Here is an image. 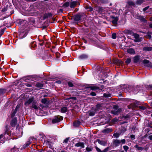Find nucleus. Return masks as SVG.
Segmentation results:
<instances>
[{
  "label": "nucleus",
  "instance_id": "obj_34",
  "mask_svg": "<svg viewBox=\"0 0 152 152\" xmlns=\"http://www.w3.org/2000/svg\"><path fill=\"white\" fill-rule=\"evenodd\" d=\"M144 0H138L137 1V4H140L144 1Z\"/></svg>",
  "mask_w": 152,
  "mask_h": 152
},
{
  "label": "nucleus",
  "instance_id": "obj_52",
  "mask_svg": "<svg viewBox=\"0 0 152 152\" xmlns=\"http://www.w3.org/2000/svg\"><path fill=\"white\" fill-rule=\"evenodd\" d=\"M8 130V127L7 126H6L5 127V131L6 132H7Z\"/></svg>",
  "mask_w": 152,
  "mask_h": 152
},
{
  "label": "nucleus",
  "instance_id": "obj_14",
  "mask_svg": "<svg viewBox=\"0 0 152 152\" xmlns=\"http://www.w3.org/2000/svg\"><path fill=\"white\" fill-rule=\"evenodd\" d=\"M112 130L111 129L107 128L104 129L102 131V132L104 133H108L111 132Z\"/></svg>",
  "mask_w": 152,
  "mask_h": 152
},
{
  "label": "nucleus",
  "instance_id": "obj_11",
  "mask_svg": "<svg viewBox=\"0 0 152 152\" xmlns=\"http://www.w3.org/2000/svg\"><path fill=\"white\" fill-rule=\"evenodd\" d=\"M121 142V141L118 140H115L113 141L114 144L116 146L119 145Z\"/></svg>",
  "mask_w": 152,
  "mask_h": 152
},
{
  "label": "nucleus",
  "instance_id": "obj_17",
  "mask_svg": "<svg viewBox=\"0 0 152 152\" xmlns=\"http://www.w3.org/2000/svg\"><path fill=\"white\" fill-rule=\"evenodd\" d=\"M87 88H90L91 90H97V89H99V88L98 87L95 86H90L87 87Z\"/></svg>",
  "mask_w": 152,
  "mask_h": 152
},
{
  "label": "nucleus",
  "instance_id": "obj_28",
  "mask_svg": "<svg viewBox=\"0 0 152 152\" xmlns=\"http://www.w3.org/2000/svg\"><path fill=\"white\" fill-rule=\"evenodd\" d=\"M104 96L105 97H110L111 95L109 94L104 93Z\"/></svg>",
  "mask_w": 152,
  "mask_h": 152
},
{
  "label": "nucleus",
  "instance_id": "obj_31",
  "mask_svg": "<svg viewBox=\"0 0 152 152\" xmlns=\"http://www.w3.org/2000/svg\"><path fill=\"white\" fill-rule=\"evenodd\" d=\"M110 148L109 147H107L105 149H104L102 151V152H107L108 150H109Z\"/></svg>",
  "mask_w": 152,
  "mask_h": 152
},
{
  "label": "nucleus",
  "instance_id": "obj_12",
  "mask_svg": "<svg viewBox=\"0 0 152 152\" xmlns=\"http://www.w3.org/2000/svg\"><path fill=\"white\" fill-rule=\"evenodd\" d=\"M140 59V56H136L133 58V61L134 63H137L139 61Z\"/></svg>",
  "mask_w": 152,
  "mask_h": 152
},
{
  "label": "nucleus",
  "instance_id": "obj_24",
  "mask_svg": "<svg viewBox=\"0 0 152 152\" xmlns=\"http://www.w3.org/2000/svg\"><path fill=\"white\" fill-rule=\"evenodd\" d=\"M135 147H136V148H137V149L139 150L142 151L143 149V148H142L141 147L137 145H135Z\"/></svg>",
  "mask_w": 152,
  "mask_h": 152
},
{
  "label": "nucleus",
  "instance_id": "obj_42",
  "mask_svg": "<svg viewBox=\"0 0 152 152\" xmlns=\"http://www.w3.org/2000/svg\"><path fill=\"white\" fill-rule=\"evenodd\" d=\"M5 91V90L2 89H0V94H2Z\"/></svg>",
  "mask_w": 152,
  "mask_h": 152
},
{
  "label": "nucleus",
  "instance_id": "obj_19",
  "mask_svg": "<svg viewBox=\"0 0 152 152\" xmlns=\"http://www.w3.org/2000/svg\"><path fill=\"white\" fill-rule=\"evenodd\" d=\"M127 52L129 53H135V52L132 48H129L127 50Z\"/></svg>",
  "mask_w": 152,
  "mask_h": 152
},
{
  "label": "nucleus",
  "instance_id": "obj_41",
  "mask_svg": "<svg viewBox=\"0 0 152 152\" xmlns=\"http://www.w3.org/2000/svg\"><path fill=\"white\" fill-rule=\"evenodd\" d=\"M69 5V3L68 2H66L64 4V6L65 7H68Z\"/></svg>",
  "mask_w": 152,
  "mask_h": 152
},
{
  "label": "nucleus",
  "instance_id": "obj_37",
  "mask_svg": "<svg viewBox=\"0 0 152 152\" xmlns=\"http://www.w3.org/2000/svg\"><path fill=\"white\" fill-rule=\"evenodd\" d=\"M68 85L70 87H72L73 86L72 83L71 82H68Z\"/></svg>",
  "mask_w": 152,
  "mask_h": 152
},
{
  "label": "nucleus",
  "instance_id": "obj_51",
  "mask_svg": "<svg viewBox=\"0 0 152 152\" xmlns=\"http://www.w3.org/2000/svg\"><path fill=\"white\" fill-rule=\"evenodd\" d=\"M87 9H89V10L90 11L93 10V8L91 7H89Z\"/></svg>",
  "mask_w": 152,
  "mask_h": 152
},
{
  "label": "nucleus",
  "instance_id": "obj_54",
  "mask_svg": "<svg viewBox=\"0 0 152 152\" xmlns=\"http://www.w3.org/2000/svg\"><path fill=\"white\" fill-rule=\"evenodd\" d=\"M148 138L151 140H152V135H150L148 137Z\"/></svg>",
  "mask_w": 152,
  "mask_h": 152
},
{
  "label": "nucleus",
  "instance_id": "obj_63",
  "mask_svg": "<svg viewBox=\"0 0 152 152\" xmlns=\"http://www.w3.org/2000/svg\"><path fill=\"white\" fill-rule=\"evenodd\" d=\"M56 54L57 55L58 54H59V53H56Z\"/></svg>",
  "mask_w": 152,
  "mask_h": 152
},
{
  "label": "nucleus",
  "instance_id": "obj_21",
  "mask_svg": "<svg viewBox=\"0 0 152 152\" xmlns=\"http://www.w3.org/2000/svg\"><path fill=\"white\" fill-rule=\"evenodd\" d=\"M31 107L33 108L36 110H37L38 108L37 106L35 104V102H33L32 105L31 106Z\"/></svg>",
  "mask_w": 152,
  "mask_h": 152
},
{
  "label": "nucleus",
  "instance_id": "obj_53",
  "mask_svg": "<svg viewBox=\"0 0 152 152\" xmlns=\"http://www.w3.org/2000/svg\"><path fill=\"white\" fill-rule=\"evenodd\" d=\"M130 137L132 139H134L135 137V135H131Z\"/></svg>",
  "mask_w": 152,
  "mask_h": 152
},
{
  "label": "nucleus",
  "instance_id": "obj_9",
  "mask_svg": "<svg viewBox=\"0 0 152 152\" xmlns=\"http://www.w3.org/2000/svg\"><path fill=\"white\" fill-rule=\"evenodd\" d=\"M17 123V120L16 118H13L10 124L12 126H15Z\"/></svg>",
  "mask_w": 152,
  "mask_h": 152
},
{
  "label": "nucleus",
  "instance_id": "obj_33",
  "mask_svg": "<svg viewBox=\"0 0 152 152\" xmlns=\"http://www.w3.org/2000/svg\"><path fill=\"white\" fill-rule=\"evenodd\" d=\"M47 100L46 99L44 98L42 100L41 102L42 103L45 104L46 103Z\"/></svg>",
  "mask_w": 152,
  "mask_h": 152
},
{
  "label": "nucleus",
  "instance_id": "obj_20",
  "mask_svg": "<svg viewBox=\"0 0 152 152\" xmlns=\"http://www.w3.org/2000/svg\"><path fill=\"white\" fill-rule=\"evenodd\" d=\"M76 5V2L75 1H73L71 3L70 6L71 8H73Z\"/></svg>",
  "mask_w": 152,
  "mask_h": 152
},
{
  "label": "nucleus",
  "instance_id": "obj_40",
  "mask_svg": "<svg viewBox=\"0 0 152 152\" xmlns=\"http://www.w3.org/2000/svg\"><path fill=\"white\" fill-rule=\"evenodd\" d=\"M98 9H99V11L100 12H102V11L103 10V8L102 7H98Z\"/></svg>",
  "mask_w": 152,
  "mask_h": 152
},
{
  "label": "nucleus",
  "instance_id": "obj_61",
  "mask_svg": "<svg viewBox=\"0 0 152 152\" xmlns=\"http://www.w3.org/2000/svg\"><path fill=\"white\" fill-rule=\"evenodd\" d=\"M150 20L152 21V17H151L150 18Z\"/></svg>",
  "mask_w": 152,
  "mask_h": 152
},
{
  "label": "nucleus",
  "instance_id": "obj_26",
  "mask_svg": "<svg viewBox=\"0 0 152 152\" xmlns=\"http://www.w3.org/2000/svg\"><path fill=\"white\" fill-rule=\"evenodd\" d=\"M128 4L130 6H134V2L132 1H128Z\"/></svg>",
  "mask_w": 152,
  "mask_h": 152
},
{
  "label": "nucleus",
  "instance_id": "obj_4",
  "mask_svg": "<svg viewBox=\"0 0 152 152\" xmlns=\"http://www.w3.org/2000/svg\"><path fill=\"white\" fill-rule=\"evenodd\" d=\"M133 36L134 37L135 39H134V41L136 42H140L141 40L139 37V35L137 34H134Z\"/></svg>",
  "mask_w": 152,
  "mask_h": 152
},
{
  "label": "nucleus",
  "instance_id": "obj_39",
  "mask_svg": "<svg viewBox=\"0 0 152 152\" xmlns=\"http://www.w3.org/2000/svg\"><path fill=\"white\" fill-rule=\"evenodd\" d=\"M95 148L97 151L98 152H102L101 150L98 147H96Z\"/></svg>",
  "mask_w": 152,
  "mask_h": 152
},
{
  "label": "nucleus",
  "instance_id": "obj_2",
  "mask_svg": "<svg viewBox=\"0 0 152 152\" xmlns=\"http://www.w3.org/2000/svg\"><path fill=\"white\" fill-rule=\"evenodd\" d=\"M124 91L126 92H130L131 91L133 90V92L134 93H137L136 91H135V89H134V90H133V88H132V86H129L128 85L124 86Z\"/></svg>",
  "mask_w": 152,
  "mask_h": 152
},
{
  "label": "nucleus",
  "instance_id": "obj_62",
  "mask_svg": "<svg viewBox=\"0 0 152 152\" xmlns=\"http://www.w3.org/2000/svg\"><path fill=\"white\" fill-rule=\"evenodd\" d=\"M19 22H20V24H21V23L22 22V20H21H21H19Z\"/></svg>",
  "mask_w": 152,
  "mask_h": 152
},
{
  "label": "nucleus",
  "instance_id": "obj_43",
  "mask_svg": "<svg viewBox=\"0 0 152 152\" xmlns=\"http://www.w3.org/2000/svg\"><path fill=\"white\" fill-rule=\"evenodd\" d=\"M86 149L88 152L91 151L92 150L91 148L88 147L86 148Z\"/></svg>",
  "mask_w": 152,
  "mask_h": 152
},
{
  "label": "nucleus",
  "instance_id": "obj_50",
  "mask_svg": "<svg viewBox=\"0 0 152 152\" xmlns=\"http://www.w3.org/2000/svg\"><path fill=\"white\" fill-rule=\"evenodd\" d=\"M69 99H73L74 100H76V97H72L69 98Z\"/></svg>",
  "mask_w": 152,
  "mask_h": 152
},
{
  "label": "nucleus",
  "instance_id": "obj_7",
  "mask_svg": "<svg viewBox=\"0 0 152 152\" xmlns=\"http://www.w3.org/2000/svg\"><path fill=\"white\" fill-rule=\"evenodd\" d=\"M111 18L113 19L112 23L114 24H116L117 23L118 18L117 17H114L113 16H111Z\"/></svg>",
  "mask_w": 152,
  "mask_h": 152
},
{
  "label": "nucleus",
  "instance_id": "obj_60",
  "mask_svg": "<svg viewBox=\"0 0 152 152\" xmlns=\"http://www.w3.org/2000/svg\"><path fill=\"white\" fill-rule=\"evenodd\" d=\"M56 82L58 83H60L61 82L60 81H56Z\"/></svg>",
  "mask_w": 152,
  "mask_h": 152
},
{
  "label": "nucleus",
  "instance_id": "obj_64",
  "mask_svg": "<svg viewBox=\"0 0 152 152\" xmlns=\"http://www.w3.org/2000/svg\"><path fill=\"white\" fill-rule=\"evenodd\" d=\"M151 105L152 106V102L151 103Z\"/></svg>",
  "mask_w": 152,
  "mask_h": 152
},
{
  "label": "nucleus",
  "instance_id": "obj_27",
  "mask_svg": "<svg viewBox=\"0 0 152 152\" xmlns=\"http://www.w3.org/2000/svg\"><path fill=\"white\" fill-rule=\"evenodd\" d=\"M123 148L125 151L126 152L128 149H129V147L126 145H124L123 146Z\"/></svg>",
  "mask_w": 152,
  "mask_h": 152
},
{
  "label": "nucleus",
  "instance_id": "obj_8",
  "mask_svg": "<svg viewBox=\"0 0 152 152\" xmlns=\"http://www.w3.org/2000/svg\"><path fill=\"white\" fill-rule=\"evenodd\" d=\"M88 56L86 54H82L79 57V58L81 60H84L88 58Z\"/></svg>",
  "mask_w": 152,
  "mask_h": 152
},
{
  "label": "nucleus",
  "instance_id": "obj_16",
  "mask_svg": "<svg viewBox=\"0 0 152 152\" xmlns=\"http://www.w3.org/2000/svg\"><path fill=\"white\" fill-rule=\"evenodd\" d=\"M102 107L101 105L100 104H98L96 106V108L95 110V111H98L101 109Z\"/></svg>",
  "mask_w": 152,
  "mask_h": 152
},
{
  "label": "nucleus",
  "instance_id": "obj_44",
  "mask_svg": "<svg viewBox=\"0 0 152 152\" xmlns=\"http://www.w3.org/2000/svg\"><path fill=\"white\" fill-rule=\"evenodd\" d=\"M25 85H26V86L28 87H30L32 86L31 84L27 83L25 84Z\"/></svg>",
  "mask_w": 152,
  "mask_h": 152
},
{
  "label": "nucleus",
  "instance_id": "obj_29",
  "mask_svg": "<svg viewBox=\"0 0 152 152\" xmlns=\"http://www.w3.org/2000/svg\"><path fill=\"white\" fill-rule=\"evenodd\" d=\"M119 134L117 133H114L113 135V136L116 138L118 137L119 136Z\"/></svg>",
  "mask_w": 152,
  "mask_h": 152
},
{
  "label": "nucleus",
  "instance_id": "obj_32",
  "mask_svg": "<svg viewBox=\"0 0 152 152\" xmlns=\"http://www.w3.org/2000/svg\"><path fill=\"white\" fill-rule=\"evenodd\" d=\"M131 61V59L130 58H127L126 61V62L127 64H129Z\"/></svg>",
  "mask_w": 152,
  "mask_h": 152
},
{
  "label": "nucleus",
  "instance_id": "obj_48",
  "mask_svg": "<svg viewBox=\"0 0 152 152\" xmlns=\"http://www.w3.org/2000/svg\"><path fill=\"white\" fill-rule=\"evenodd\" d=\"M31 143V142L30 141H28L26 144V147L28 146Z\"/></svg>",
  "mask_w": 152,
  "mask_h": 152
},
{
  "label": "nucleus",
  "instance_id": "obj_58",
  "mask_svg": "<svg viewBox=\"0 0 152 152\" xmlns=\"http://www.w3.org/2000/svg\"><path fill=\"white\" fill-rule=\"evenodd\" d=\"M3 137V135L2 134H1L0 135V139L2 138Z\"/></svg>",
  "mask_w": 152,
  "mask_h": 152
},
{
  "label": "nucleus",
  "instance_id": "obj_18",
  "mask_svg": "<svg viewBox=\"0 0 152 152\" xmlns=\"http://www.w3.org/2000/svg\"><path fill=\"white\" fill-rule=\"evenodd\" d=\"M137 18L138 19L143 22H147V21L145 18L141 16H139Z\"/></svg>",
  "mask_w": 152,
  "mask_h": 152
},
{
  "label": "nucleus",
  "instance_id": "obj_1",
  "mask_svg": "<svg viewBox=\"0 0 152 152\" xmlns=\"http://www.w3.org/2000/svg\"><path fill=\"white\" fill-rule=\"evenodd\" d=\"M63 117L61 116H55L52 120V122L53 124L58 123L62 120Z\"/></svg>",
  "mask_w": 152,
  "mask_h": 152
},
{
  "label": "nucleus",
  "instance_id": "obj_6",
  "mask_svg": "<svg viewBox=\"0 0 152 152\" xmlns=\"http://www.w3.org/2000/svg\"><path fill=\"white\" fill-rule=\"evenodd\" d=\"M34 98L33 97H32L30 98L28 100H27L26 102H25V104L26 106L30 104L31 103H32L34 100Z\"/></svg>",
  "mask_w": 152,
  "mask_h": 152
},
{
  "label": "nucleus",
  "instance_id": "obj_22",
  "mask_svg": "<svg viewBox=\"0 0 152 152\" xmlns=\"http://www.w3.org/2000/svg\"><path fill=\"white\" fill-rule=\"evenodd\" d=\"M67 110L66 107H64L61 108V111L62 113H65L67 111Z\"/></svg>",
  "mask_w": 152,
  "mask_h": 152
},
{
  "label": "nucleus",
  "instance_id": "obj_46",
  "mask_svg": "<svg viewBox=\"0 0 152 152\" xmlns=\"http://www.w3.org/2000/svg\"><path fill=\"white\" fill-rule=\"evenodd\" d=\"M90 95L92 96H95L96 95V93L94 92H92L90 93Z\"/></svg>",
  "mask_w": 152,
  "mask_h": 152
},
{
  "label": "nucleus",
  "instance_id": "obj_59",
  "mask_svg": "<svg viewBox=\"0 0 152 152\" xmlns=\"http://www.w3.org/2000/svg\"><path fill=\"white\" fill-rule=\"evenodd\" d=\"M149 26H150V27L151 28H152V24H150L149 25Z\"/></svg>",
  "mask_w": 152,
  "mask_h": 152
},
{
  "label": "nucleus",
  "instance_id": "obj_10",
  "mask_svg": "<svg viewBox=\"0 0 152 152\" xmlns=\"http://www.w3.org/2000/svg\"><path fill=\"white\" fill-rule=\"evenodd\" d=\"M114 63L117 64V66H122L123 62L121 60L116 59L114 61Z\"/></svg>",
  "mask_w": 152,
  "mask_h": 152
},
{
  "label": "nucleus",
  "instance_id": "obj_13",
  "mask_svg": "<svg viewBox=\"0 0 152 152\" xmlns=\"http://www.w3.org/2000/svg\"><path fill=\"white\" fill-rule=\"evenodd\" d=\"M75 145L77 147L80 146L82 148L84 147V145L83 142H79L76 143Z\"/></svg>",
  "mask_w": 152,
  "mask_h": 152
},
{
  "label": "nucleus",
  "instance_id": "obj_15",
  "mask_svg": "<svg viewBox=\"0 0 152 152\" xmlns=\"http://www.w3.org/2000/svg\"><path fill=\"white\" fill-rule=\"evenodd\" d=\"M143 50L144 51H151L152 50V47H145L143 48Z\"/></svg>",
  "mask_w": 152,
  "mask_h": 152
},
{
  "label": "nucleus",
  "instance_id": "obj_25",
  "mask_svg": "<svg viewBox=\"0 0 152 152\" xmlns=\"http://www.w3.org/2000/svg\"><path fill=\"white\" fill-rule=\"evenodd\" d=\"M37 87L39 88H41L43 87V85L41 83H37L36 85Z\"/></svg>",
  "mask_w": 152,
  "mask_h": 152
},
{
  "label": "nucleus",
  "instance_id": "obj_3",
  "mask_svg": "<svg viewBox=\"0 0 152 152\" xmlns=\"http://www.w3.org/2000/svg\"><path fill=\"white\" fill-rule=\"evenodd\" d=\"M114 110L111 111V113L114 114H118L122 110V109L121 108H118L117 106L114 107Z\"/></svg>",
  "mask_w": 152,
  "mask_h": 152
},
{
  "label": "nucleus",
  "instance_id": "obj_57",
  "mask_svg": "<svg viewBox=\"0 0 152 152\" xmlns=\"http://www.w3.org/2000/svg\"><path fill=\"white\" fill-rule=\"evenodd\" d=\"M149 88H150V89L152 90V85H150L149 86Z\"/></svg>",
  "mask_w": 152,
  "mask_h": 152
},
{
  "label": "nucleus",
  "instance_id": "obj_5",
  "mask_svg": "<svg viewBox=\"0 0 152 152\" xmlns=\"http://www.w3.org/2000/svg\"><path fill=\"white\" fill-rule=\"evenodd\" d=\"M98 143L101 145L105 146L107 145V140H97Z\"/></svg>",
  "mask_w": 152,
  "mask_h": 152
},
{
  "label": "nucleus",
  "instance_id": "obj_47",
  "mask_svg": "<svg viewBox=\"0 0 152 152\" xmlns=\"http://www.w3.org/2000/svg\"><path fill=\"white\" fill-rule=\"evenodd\" d=\"M149 6H148V7H145V8H144L143 9V10L144 11H145L146 10H148V8H149Z\"/></svg>",
  "mask_w": 152,
  "mask_h": 152
},
{
  "label": "nucleus",
  "instance_id": "obj_45",
  "mask_svg": "<svg viewBox=\"0 0 152 152\" xmlns=\"http://www.w3.org/2000/svg\"><path fill=\"white\" fill-rule=\"evenodd\" d=\"M139 108L141 109L142 110H144L145 109V107L144 106H140L139 107Z\"/></svg>",
  "mask_w": 152,
  "mask_h": 152
},
{
  "label": "nucleus",
  "instance_id": "obj_36",
  "mask_svg": "<svg viewBox=\"0 0 152 152\" xmlns=\"http://www.w3.org/2000/svg\"><path fill=\"white\" fill-rule=\"evenodd\" d=\"M69 137L66 138L64 140V142L66 143H67L68 142V141L69 140Z\"/></svg>",
  "mask_w": 152,
  "mask_h": 152
},
{
  "label": "nucleus",
  "instance_id": "obj_56",
  "mask_svg": "<svg viewBox=\"0 0 152 152\" xmlns=\"http://www.w3.org/2000/svg\"><path fill=\"white\" fill-rule=\"evenodd\" d=\"M15 113L16 112H14L12 115V116H14Z\"/></svg>",
  "mask_w": 152,
  "mask_h": 152
},
{
  "label": "nucleus",
  "instance_id": "obj_38",
  "mask_svg": "<svg viewBox=\"0 0 152 152\" xmlns=\"http://www.w3.org/2000/svg\"><path fill=\"white\" fill-rule=\"evenodd\" d=\"M112 37L113 39H115L116 38V35L115 34L113 33L112 34Z\"/></svg>",
  "mask_w": 152,
  "mask_h": 152
},
{
  "label": "nucleus",
  "instance_id": "obj_23",
  "mask_svg": "<svg viewBox=\"0 0 152 152\" xmlns=\"http://www.w3.org/2000/svg\"><path fill=\"white\" fill-rule=\"evenodd\" d=\"M80 123V122L79 121H75L73 125L74 126H76L77 127L78 126L79 124Z\"/></svg>",
  "mask_w": 152,
  "mask_h": 152
},
{
  "label": "nucleus",
  "instance_id": "obj_30",
  "mask_svg": "<svg viewBox=\"0 0 152 152\" xmlns=\"http://www.w3.org/2000/svg\"><path fill=\"white\" fill-rule=\"evenodd\" d=\"M149 63V61L147 60H144L143 61V63L144 64H148Z\"/></svg>",
  "mask_w": 152,
  "mask_h": 152
},
{
  "label": "nucleus",
  "instance_id": "obj_55",
  "mask_svg": "<svg viewBox=\"0 0 152 152\" xmlns=\"http://www.w3.org/2000/svg\"><path fill=\"white\" fill-rule=\"evenodd\" d=\"M118 121V119L117 118H115L113 120V121L114 122H116Z\"/></svg>",
  "mask_w": 152,
  "mask_h": 152
},
{
  "label": "nucleus",
  "instance_id": "obj_35",
  "mask_svg": "<svg viewBox=\"0 0 152 152\" xmlns=\"http://www.w3.org/2000/svg\"><path fill=\"white\" fill-rule=\"evenodd\" d=\"M95 112H94L91 111L89 113V115L90 116H91L94 115H95Z\"/></svg>",
  "mask_w": 152,
  "mask_h": 152
},
{
  "label": "nucleus",
  "instance_id": "obj_49",
  "mask_svg": "<svg viewBox=\"0 0 152 152\" xmlns=\"http://www.w3.org/2000/svg\"><path fill=\"white\" fill-rule=\"evenodd\" d=\"M121 142H122V143H123V144H124L125 143V142H126V140L125 139H123V140H121Z\"/></svg>",
  "mask_w": 152,
  "mask_h": 152
}]
</instances>
